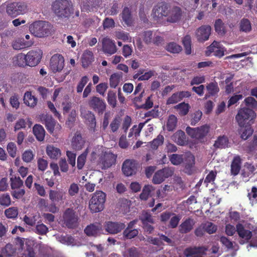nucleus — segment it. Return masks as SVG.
I'll return each mask as SVG.
<instances>
[{"mask_svg": "<svg viewBox=\"0 0 257 257\" xmlns=\"http://www.w3.org/2000/svg\"><path fill=\"white\" fill-rule=\"evenodd\" d=\"M34 245V240L28 239L20 240L17 243L16 246L8 244L2 249L0 257H15L18 253L17 248L22 257H35V253L33 249Z\"/></svg>", "mask_w": 257, "mask_h": 257, "instance_id": "1", "label": "nucleus"}, {"mask_svg": "<svg viewBox=\"0 0 257 257\" xmlns=\"http://www.w3.org/2000/svg\"><path fill=\"white\" fill-rule=\"evenodd\" d=\"M53 11L59 19H68L73 13L70 2L67 0L56 1L52 5Z\"/></svg>", "mask_w": 257, "mask_h": 257, "instance_id": "2", "label": "nucleus"}, {"mask_svg": "<svg viewBox=\"0 0 257 257\" xmlns=\"http://www.w3.org/2000/svg\"><path fill=\"white\" fill-rule=\"evenodd\" d=\"M256 117V113L249 108L243 107L240 109L235 116V119L240 127H243L245 124L252 123Z\"/></svg>", "mask_w": 257, "mask_h": 257, "instance_id": "3", "label": "nucleus"}, {"mask_svg": "<svg viewBox=\"0 0 257 257\" xmlns=\"http://www.w3.org/2000/svg\"><path fill=\"white\" fill-rule=\"evenodd\" d=\"M106 195L101 191H96L92 195L89 202V207L92 213L102 211L104 208Z\"/></svg>", "mask_w": 257, "mask_h": 257, "instance_id": "4", "label": "nucleus"}, {"mask_svg": "<svg viewBox=\"0 0 257 257\" xmlns=\"http://www.w3.org/2000/svg\"><path fill=\"white\" fill-rule=\"evenodd\" d=\"M30 30L35 36L43 37L50 34L51 26L46 22H36L31 25Z\"/></svg>", "mask_w": 257, "mask_h": 257, "instance_id": "5", "label": "nucleus"}, {"mask_svg": "<svg viewBox=\"0 0 257 257\" xmlns=\"http://www.w3.org/2000/svg\"><path fill=\"white\" fill-rule=\"evenodd\" d=\"M41 121L45 125L47 130L51 133H58L61 128V125L57 123L52 117L47 114L40 115Z\"/></svg>", "mask_w": 257, "mask_h": 257, "instance_id": "6", "label": "nucleus"}, {"mask_svg": "<svg viewBox=\"0 0 257 257\" xmlns=\"http://www.w3.org/2000/svg\"><path fill=\"white\" fill-rule=\"evenodd\" d=\"M209 126L207 124L196 128L187 126L186 128V132L192 138L200 140L207 136L209 133Z\"/></svg>", "mask_w": 257, "mask_h": 257, "instance_id": "7", "label": "nucleus"}, {"mask_svg": "<svg viewBox=\"0 0 257 257\" xmlns=\"http://www.w3.org/2000/svg\"><path fill=\"white\" fill-rule=\"evenodd\" d=\"M27 11V6L24 3H14L8 5L7 13L13 17L23 15Z\"/></svg>", "mask_w": 257, "mask_h": 257, "instance_id": "8", "label": "nucleus"}, {"mask_svg": "<svg viewBox=\"0 0 257 257\" xmlns=\"http://www.w3.org/2000/svg\"><path fill=\"white\" fill-rule=\"evenodd\" d=\"M174 173V170L170 168H164L157 171L154 174L152 182L154 184L162 183L166 178L171 177Z\"/></svg>", "mask_w": 257, "mask_h": 257, "instance_id": "9", "label": "nucleus"}, {"mask_svg": "<svg viewBox=\"0 0 257 257\" xmlns=\"http://www.w3.org/2000/svg\"><path fill=\"white\" fill-rule=\"evenodd\" d=\"M170 5L165 2L159 3L153 10L154 18L156 19L167 17L169 13Z\"/></svg>", "mask_w": 257, "mask_h": 257, "instance_id": "10", "label": "nucleus"}, {"mask_svg": "<svg viewBox=\"0 0 257 257\" xmlns=\"http://www.w3.org/2000/svg\"><path fill=\"white\" fill-rule=\"evenodd\" d=\"M63 220L68 228H73L78 225V216L72 209L68 208L64 212Z\"/></svg>", "mask_w": 257, "mask_h": 257, "instance_id": "11", "label": "nucleus"}, {"mask_svg": "<svg viewBox=\"0 0 257 257\" xmlns=\"http://www.w3.org/2000/svg\"><path fill=\"white\" fill-rule=\"evenodd\" d=\"M139 168V164L134 160H126L122 164V171L126 176H131L136 174Z\"/></svg>", "mask_w": 257, "mask_h": 257, "instance_id": "12", "label": "nucleus"}, {"mask_svg": "<svg viewBox=\"0 0 257 257\" xmlns=\"http://www.w3.org/2000/svg\"><path fill=\"white\" fill-rule=\"evenodd\" d=\"M64 66L63 57L58 54L54 55L50 59V68L54 73L61 72Z\"/></svg>", "mask_w": 257, "mask_h": 257, "instance_id": "13", "label": "nucleus"}, {"mask_svg": "<svg viewBox=\"0 0 257 257\" xmlns=\"http://www.w3.org/2000/svg\"><path fill=\"white\" fill-rule=\"evenodd\" d=\"M43 52L39 49L29 51L26 56V65L29 66H35L40 61Z\"/></svg>", "mask_w": 257, "mask_h": 257, "instance_id": "14", "label": "nucleus"}, {"mask_svg": "<svg viewBox=\"0 0 257 257\" xmlns=\"http://www.w3.org/2000/svg\"><path fill=\"white\" fill-rule=\"evenodd\" d=\"M236 232L238 236L241 239L239 243L243 244L249 242L252 236V232L249 230L245 229L242 224L238 223L236 225Z\"/></svg>", "mask_w": 257, "mask_h": 257, "instance_id": "15", "label": "nucleus"}, {"mask_svg": "<svg viewBox=\"0 0 257 257\" xmlns=\"http://www.w3.org/2000/svg\"><path fill=\"white\" fill-rule=\"evenodd\" d=\"M211 32V27L209 25H202L196 30L195 32L197 41L199 42H204L208 40Z\"/></svg>", "mask_w": 257, "mask_h": 257, "instance_id": "16", "label": "nucleus"}, {"mask_svg": "<svg viewBox=\"0 0 257 257\" xmlns=\"http://www.w3.org/2000/svg\"><path fill=\"white\" fill-rule=\"evenodd\" d=\"M224 48L220 46L219 42L217 41H213V42L207 48V50L205 51V55L206 56H210L211 53H213V55L221 58L224 55Z\"/></svg>", "mask_w": 257, "mask_h": 257, "instance_id": "17", "label": "nucleus"}, {"mask_svg": "<svg viewBox=\"0 0 257 257\" xmlns=\"http://www.w3.org/2000/svg\"><path fill=\"white\" fill-rule=\"evenodd\" d=\"M84 232L89 236L97 237L102 232V225L98 222L90 224L86 227Z\"/></svg>", "mask_w": 257, "mask_h": 257, "instance_id": "18", "label": "nucleus"}, {"mask_svg": "<svg viewBox=\"0 0 257 257\" xmlns=\"http://www.w3.org/2000/svg\"><path fill=\"white\" fill-rule=\"evenodd\" d=\"M207 250L204 246L188 247L184 250V253L186 257H202Z\"/></svg>", "mask_w": 257, "mask_h": 257, "instance_id": "19", "label": "nucleus"}, {"mask_svg": "<svg viewBox=\"0 0 257 257\" xmlns=\"http://www.w3.org/2000/svg\"><path fill=\"white\" fill-rule=\"evenodd\" d=\"M88 104L91 108L99 113H102L105 108V104L103 101L96 96L90 97Z\"/></svg>", "mask_w": 257, "mask_h": 257, "instance_id": "20", "label": "nucleus"}, {"mask_svg": "<svg viewBox=\"0 0 257 257\" xmlns=\"http://www.w3.org/2000/svg\"><path fill=\"white\" fill-rule=\"evenodd\" d=\"M182 15L181 9L178 7H174L169 10L167 21L171 23H176L181 19Z\"/></svg>", "mask_w": 257, "mask_h": 257, "instance_id": "21", "label": "nucleus"}, {"mask_svg": "<svg viewBox=\"0 0 257 257\" xmlns=\"http://www.w3.org/2000/svg\"><path fill=\"white\" fill-rule=\"evenodd\" d=\"M85 143V140L82 137L81 135L76 132L72 137L71 140V146L73 149L76 151L81 150Z\"/></svg>", "mask_w": 257, "mask_h": 257, "instance_id": "22", "label": "nucleus"}, {"mask_svg": "<svg viewBox=\"0 0 257 257\" xmlns=\"http://www.w3.org/2000/svg\"><path fill=\"white\" fill-rule=\"evenodd\" d=\"M101 4V0H86L81 6L82 11L89 12L92 11L94 8H97Z\"/></svg>", "mask_w": 257, "mask_h": 257, "instance_id": "23", "label": "nucleus"}, {"mask_svg": "<svg viewBox=\"0 0 257 257\" xmlns=\"http://www.w3.org/2000/svg\"><path fill=\"white\" fill-rule=\"evenodd\" d=\"M195 224L194 221L191 218H188L184 220L179 226V231L181 233L189 232L193 227Z\"/></svg>", "mask_w": 257, "mask_h": 257, "instance_id": "24", "label": "nucleus"}, {"mask_svg": "<svg viewBox=\"0 0 257 257\" xmlns=\"http://www.w3.org/2000/svg\"><path fill=\"white\" fill-rule=\"evenodd\" d=\"M81 116L85 118L90 124L91 127H93L95 125V118L94 115L89 110H86L85 108L81 107L80 108Z\"/></svg>", "mask_w": 257, "mask_h": 257, "instance_id": "25", "label": "nucleus"}, {"mask_svg": "<svg viewBox=\"0 0 257 257\" xmlns=\"http://www.w3.org/2000/svg\"><path fill=\"white\" fill-rule=\"evenodd\" d=\"M173 140L180 146H184L187 144V140L185 133L181 131H177L172 136Z\"/></svg>", "mask_w": 257, "mask_h": 257, "instance_id": "26", "label": "nucleus"}, {"mask_svg": "<svg viewBox=\"0 0 257 257\" xmlns=\"http://www.w3.org/2000/svg\"><path fill=\"white\" fill-rule=\"evenodd\" d=\"M46 153L52 159L57 160L61 155L60 149L54 145H48L46 147Z\"/></svg>", "mask_w": 257, "mask_h": 257, "instance_id": "27", "label": "nucleus"}, {"mask_svg": "<svg viewBox=\"0 0 257 257\" xmlns=\"http://www.w3.org/2000/svg\"><path fill=\"white\" fill-rule=\"evenodd\" d=\"M49 199L52 202H59L65 199V192L63 191L50 190L49 193Z\"/></svg>", "mask_w": 257, "mask_h": 257, "instance_id": "28", "label": "nucleus"}, {"mask_svg": "<svg viewBox=\"0 0 257 257\" xmlns=\"http://www.w3.org/2000/svg\"><path fill=\"white\" fill-rule=\"evenodd\" d=\"M33 132L38 141L42 142L44 140L45 131L41 125L38 124H35L33 126Z\"/></svg>", "mask_w": 257, "mask_h": 257, "instance_id": "29", "label": "nucleus"}, {"mask_svg": "<svg viewBox=\"0 0 257 257\" xmlns=\"http://www.w3.org/2000/svg\"><path fill=\"white\" fill-rule=\"evenodd\" d=\"M208 93L205 94V97L207 98L211 96H215L219 91L218 84L216 82H212L206 85Z\"/></svg>", "mask_w": 257, "mask_h": 257, "instance_id": "30", "label": "nucleus"}, {"mask_svg": "<svg viewBox=\"0 0 257 257\" xmlns=\"http://www.w3.org/2000/svg\"><path fill=\"white\" fill-rule=\"evenodd\" d=\"M37 98L31 92H26L24 96V103L30 107H34L37 103Z\"/></svg>", "mask_w": 257, "mask_h": 257, "instance_id": "31", "label": "nucleus"}, {"mask_svg": "<svg viewBox=\"0 0 257 257\" xmlns=\"http://www.w3.org/2000/svg\"><path fill=\"white\" fill-rule=\"evenodd\" d=\"M241 159L239 156L235 157L231 164V173L233 176L237 175L241 168Z\"/></svg>", "mask_w": 257, "mask_h": 257, "instance_id": "32", "label": "nucleus"}, {"mask_svg": "<svg viewBox=\"0 0 257 257\" xmlns=\"http://www.w3.org/2000/svg\"><path fill=\"white\" fill-rule=\"evenodd\" d=\"M112 154L106 151L100 158V163L103 165V168L110 167L112 165Z\"/></svg>", "mask_w": 257, "mask_h": 257, "instance_id": "33", "label": "nucleus"}, {"mask_svg": "<svg viewBox=\"0 0 257 257\" xmlns=\"http://www.w3.org/2000/svg\"><path fill=\"white\" fill-rule=\"evenodd\" d=\"M93 55L92 52L88 50L85 51L82 57L83 67H87L93 61Z\"/></svg>", "mask_w": 257, "mask_h": 257, "instance_id": "34", "label": "nucleus"}, {"mask_svg": "<svg viewBox=\"0 0 257 257\" xmlns=\"http://www.w3.org/2000/svg\"><path fill=\"white\" fill-rule=\"evenodd\" d=\"M121 18L124 24L127 26H131L133 24V21L130 10L127 7H125L122 13Z\"/></svg>", "mask_w": 257, "mask_h": 257, "instance_id": "35", "label": "nucleus"}, {"mask_svg": "<svg viewBox=\"0 0 257 257\" xmlns=\"http://www.w3.org/2000/svg\"><path fill=\"white\" fill-rule=\"evenodd\" d=\"M139 219L141 221L143 224L146 223L154 224L155 221L153 217L150 212L147 210H143L139 216Z\"/></svg>", "mask_w": 257, "mask_h": 257, "instance_id": "36", "label": "nucleus"}, {"mask_svg": "<svg viewBox=\"0 0 257 257\" xmlns=\"http://www.w3.org/2000/svg\"><path fill=\"white\" fill-rule=\"evenodd\" d=\"M103 51L105 53L111 54L112 53V42L111 40L106 37L102 40Z\"/></svg>", "mask_w": 257, "mask_h": 257, "instance_id": "37", "label": "nucleus"}, {"mask_svg": "<svg viewBox=\"0 0 257 257\" xmlns=\"http://www.w3.org/2000/svg\"><path fill=\"white\" fill-rule=\"evenodd\" d=\"M190 106L188 103L181 102L174 106V109L178 111L180 116H185L188 113Z\"/></svg>", "mask_w": 257, "mask_h": 257, "instance_id": "38", "label": "nucleus"}, {"mask_svg": "<svg viewBox=\"0 0 257 257\" xmlns=\"http://www.w3.org/2000/svg\"><path fill=\"white\" fill-rule=\"evenodd\" d=\"M251 124H245L242 128L240 130V133L241 134V138L244 140H247L250 136H251L253 132V130L250 126Z\"/></svg>", "mask_w": 257, "mask_h": 257, "instance_id": "39", "label": "nucleus"}, {"mask_svg": "<svg viewBox=\"0 0 257 257\" xmlns=\"http://www.w3.org/2000/svg\"><path fill=\"white\" fill-rule=\"evenodd\" d=\"M14 65L19 66H24L26 64V56L25 55L20 53L15 56L13 58Z\"/></svg>", "mask_w": 257, "mask_h": 257, "instance_id": "40", "label": "nucleus"}, {"mask_svg": "<svg viewBox=\"0 0 257 257\" xmlns=\"http://www.w3.org/2000/svg\"><path fill=\"white\" fill-rule=\"evenodd\" d=\"M177 118L176 116L173 114L170 115L169 116L167 122V129L168 131H174L177 126Z\"/></svg>", "mask_w": 257, "mask_h": 257, "instance_id": "41", "label": "nucleus"}, {"mask_svg": "<svg viewBox=\"0 0 257 257\" xmlns=\"http://www.w3.org/2000/svg\"><path fill=\"white\" fill-rule=\"evenodd\" d=\"M164 138L163 135H159L157 137L150 142V147L153 150H156L158 147L163 145Z\"/></svg>", "mask_w": 257, "mask_h": 257, "instance_id": "42", "label": "nucleus"}, {"mask_svg": "<svg viewBox=\"0 0 257 257\" xmlns=\"http://www.w3.org/2000/svg\"><path fill=\"white\" fill-rule=\"evenodd\" d=\"M184 163L186 169H190L195 164L194 156L191 153L186 154L184 161Z\"/></svg>", "mask_w": 257, "mask_h": 257, "instance_id": "43", "label": "nucleus"}, {"mask_svg": "<svg viewBox=\"0 0 257 257\" xmlns=\"http://www.w3.org/2000/svg\"><path fill=\"white\" fill-rule=\"evenodd\" d=\"M240 31L245 33L250 32L251 26L250 21L247 19H242L239 23Z\"/></svg>", "mask_w": 257, "mask_h": 257, "instance_id": "44", "label": "nucleus"}, {"mask_svg": "<svg viewBox=\"0 0 257 257\" xmlns=\"http://www.w3.org/2000/svg\"><path fill=\"white\" fill-rule=\"evenodd\" d=\"M153 190L154 188L152 185H145L142 192L140 195V199L143 200H147L148 199L151 191Z\"/></svg>", "mask_w": 257, "mask_h": 257, "instance_id": "45", "label": "nucleus"}, {"mask_svg": "<svg viewBox=\"0 0 257 257\" xmlns=\"http://www.w3.org/2000/svg\"><path fill=\"white\" fill-rule=\"evenodd\" d=\"M183 44L185 48V53L189 55L191 53V38L190 35H186L182 40Z\"/></svg>", "mask_w": 257, "mask_h": 257, "instance_id": "46", "label": "nucleus"}, {"mask_svg": "<svg viewBox=\"0 0 257 257\" xmlns=\"http://www.w3.org/2000/svg\"><path fill=\"white\" fill-rule=\"evenodd\" d=\"M117 205L119 206L118 211H119L123 214H126L130 211V207L129 205H128L127 200H120Z\"/></svg>", "mask_w": 257, "mask_h": 257, "instance_id": "47", "label": "nucleus"}, {"mask_svg": "<svg viewBox=\"0 0 257 257\" xmlns=\"http://www.w3.org/2000/svg\"><path fill=\"white\" fill-rule=\"evenodd\" d=\"M215 30L219 35H224L225 29L224 24L220 19H218L215 21L214 24Z\"/></svg>", "mask_w": 257, "mask_h": 257, "instance_id": "48", "label": "nucleus"}, {"mask_svg": "<svg viewBox=\"0 0 257 257\" xmlns=\"http://www.w3.org/2000/svg\"><path fill=\"white\" fill-rule=\"evenodd\" d=\"M10 181L12 189L20 188L23 186V181L19 177L12 176L10 178Z\"/></svg>", "mask_w": 257, "mask_h": 257, "instance_id": "49", "label": "nucleus"}, {"mask_svg": "<svg viewBox=\"0 0 257 257\" xmlns=\"http://www.w3.org/2000/svg\"><path fill=\"white\" fill-rule=\"evenodd\" d=\"M166 50L172 53H179L182 50V47L175 42H170L166 47Z\"/></svg>", "mask_w": 257, "mask_h": 257, "instance_id": "50", "label": "nucleus"}, {"mask_svg": "<svg viewBox=\"0 0 257 257\" xmlns=\"http://www.w3.org/2000/svg\"><path fill=\"white\" fill-rule=\"evenodd\" d=\"M49 229L47 226L44 224L38 222L37 224L35 227V232L39 235H45L48 232Z\"/></svg>", "mask_w": 257, "mask_h": 257, "instance_id": "51", "label": "nucleus"}, {"mask_svg": "<svg viewBox=\"0 0 257 257\" xmlns=\"http://www.w3.org/2000/svg\"><path fill=\"white\" fill-rule=\"evenodd\" d=\"M88 153V149L87 148L82 154L78 156L77 158V165L78 169L80 170L83 167L86 162V159Z\"/></svg>", "mask_w": 257, "mask_h": 257, "instance_id": "52", "label": "nucleus"}, {"mask_svg": "<svg viewBox=\"0 0 257 257\" xmlns=\"http://www.w3.org/2000/svg\"><path fill=\"white\" fill-rule=\"evenodd\" d=\"M227 143L228 139L227 137L224 136H220L215 142L214 146L216 148H224L226 146Z\"/></svg>", "mask_w": 257, "mask_h": 257, "instance_id": "53", "label": "nucleus"}, {"mask_svg": "<svg viewBox=\"0 0 257 257\" xmlns=\"http://www.w3.org/2000/svg\"><path fill=\"white\" fill-rule=\"evenodd\" d=\"M5 214L7 218L15 219L18 215V210L16 207H10L5 211Z\"/></svg>", "mask_w": 257, "mask_h": 257, "instance_id": "54", "label": "nucleus"}, {"mask_svg": "<svg viewBox=\"0 0 257 257\" xmlns=\"http://www.w3.org/2000/svg\"><path fill=\"white\" fill-rule=\"evenodd\" d=\"M247 197L252 205L257 204V188L256 187L253 186L251 188V192L248 193Z\"/></svg>", "mask_w": 257, "mask_h": 257, "instance_id": "55", "label": "nucleus"}, {"mask_svg": "<svg viewBox=\"0 0 257 257\" xmlns=\"http://www.w3.org/2000/svg\"><path fill=\"white\" fill-rule=\"evenodd\" d=\"M202 116V112L201 110H198L192 113L191 115V118L190 124L192 125H195L201 119Z\"/></svg>", "mask_w": 257, "mask_h": 257, "instance_id": "56", "label": "nucleus"}, {"mask_svg": "<svg viewBox=\"0 0 257 257\" xmlns=\"http://www.w3.org/2000/svg\"><path fill=\"white\" fill-rule=\"evenodd\" d=\"M169 159L171 163L174 165H179L183 162L182 156L176 154H174L170 156Z\"/></svg>", "mask_w": 257, "mask_h": 257, "instance_id": "57", "label": "nucleus"}, {"mask_svg": "<svg viewBox=\"0 0 257 257\" xmlns=\"http://www.w3.org/2000/svg\"><path fill=\"white\" fill-rule=\"evenodd\" d=\"M28 46V44L24 42L23 39L16 40L13 43V47L15 50H21Z\"/></svg>", "mask_w": 257, "mask_h": 257, "instance_id": "58", "label": "nucleus"}, {"mask_svg": "<svg viewBox=\"0 0 257 257\" xmlns=\"http://www.w3.org/2000/svg\"><path fill=\"white\" fill-rule=\"evenodd\" d=\"M255 170L254 167L250 164H246L244 165V169L242 171V175L243 177H248L252 174Z\"/></svg>", "mask_w": 257, "mask_h": 257, "instance_id": "59", "label": "nucleus"}, {"mask_svg": "<svg viewBox=\"0 0 257 257\" xmlns=\"http://www.w3.org/2000/svg\"><path fill=\"white\" fill-rule=\"evenodd\" d=\"M139 234V231L137 229H125L123 232V235L127 238L132 239L137 236Z\"/></svg>", "mask_w": 257, "mask_h": 257, "instance_id": "60", "label": "nucleus"}, {"mask_svg": "<svg viewBox=\"0 0 257 257\" xmlns=\"http://www.w3.org/2000/svg\"><path fill=\"white\" fill-rule=\"evenodd\" d=\"M34 153L31 150H26L22 155L23 160L26 163H29L33 159Z\"/></svg>", "mask_w": 257, "mask_h": 257, "instance_id": "61", "label": "nucleus"}, {"mask_svg": "<svg viewBox=\"0 0 257 257\" xmlns=\"http://www.w3.org/2000/svg\"><path fill=\"white\" fill-rule=\"evenodd\" d=\"M79 187L77 184L72 183L68 189V193L69 196L72 197L75 196L79 192Z\"/></svg>", "mask_w": 257, "mask_h": 257, "instance_id": "62", "label": "nucleus"}, {"mask_svg": "<svg viewBox=\"0 0 257 257\" xmlns=\"http://www.w3.org/2000/svg\"><path fill=\"white\" fill-rule=\"evenodd\" d=\"M245 105L251 108H255L257 107V101L252 97L248 96L244 100Z\"/></svg>", "mask_w": 257, "mask_h": 257, "instance_id": "63", "label": "nucleus"}, {"mask_svg": "<svg viewBox=\"0 0 257 257\" xmlns=\"http://www.w3.org/2000/svg\"><path fill=\"white\" fill-rule=\"evenodd\" d=\"M125 257H139L140 254L137 248L131 247L125 253Z\"/></svg>", "mask_w": 257, "mask_h": 257, "instance_id": "64", "label": "nucleus"}]
</instances>
